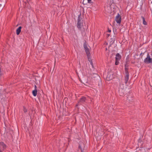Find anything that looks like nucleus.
<instances>
[{"mask_svg": "<svg viewBox=\"0 0 152 152\" xmlns=\"http://www.w3.org/2000/svg\"><path fill=\"white\" fill-rule=\"evenodd\" d=\"M83 46L87 54L88 60L90 62V64L91 65L92 67L93 68L94 66L93 65L92 60L91 57V54L90 53V50L87 47L86 43H84L83 44Z\"/></svg>", "mask_w": 152, "mask_h": 152, "instance_id": "nucleus-1", "label": "nucleus"}, {"mask_svg": "<svg viewBox=\"0 0 152 152\" xmlns=\"http://www.w3.org/2000/svg\"><path fill=\"white\" fill-rule=\"evenodd\" d=\"M144 62L145 63H150L152 62V58L150 57V55L148 54L147 55V57L144 60Z\"/></svg>", "mask_w": 152, "mask_h": 152, "instance_id": "nucleus-2", "label": "nucleus"}, {"mask_svg": "<svg viewBox=\"0 0 152 152\" xmlns=\"http://www.w3.org/2000/svg\"><path fill=\"white\" fill-rule=\"evenodd\" d=\"M6 145L2 142H0V152H2L6 148Z\"/></svg>", "mask_w": 152, "mask_h": 152, "instance_id": "nucleus-3", "label": "nucleus"}, {"mask_svg": "<svg viewBox=\"0 0 152 152\" xmlns=\"http://www.w3.org/2000/svg\"><path fill=\"white\" fill-rule=\"evenodd\" d=\"M82 22L81 21V18L80 15L78 18L77 23V27L79 28H81L82 26Z\"/></svg>", "mask_w": 152, "mask_h": 152, "instance_id": "nucleus-4", "label": "nucleus"}, {"mask_svg": "<svg viewBox=\"0 0 152 152\" xmlns=\"http://www.w3.org/2000/svg\"><path fill=\"white\" fill-rule=\"evenodd\" d=\"M121 16L119 15V14H118L115 17V20L117 23L120 24L121 22Z\"/></svg>", "mask_w": 152, "mask_h": 152, "instance_id": "nucleus-5", "label": "nucleus"}, {"mask_svg": "<svg viewBox=\"0 0 152 152\" xmlns=\"http://www.w3.org/2000/svg\"><path fill=\"white\" fill-rule=\"evenodd\" d=\"M125 70L126 71V75L125 77L124 80L125 84H126L129 79V75L127 71L126 68H125Z\"/></svg>", "mask_w": 152, "mask_h": 152, "instance_id": "nucleus-6", "label": "nucleus"}, {"mask_svg": "<svg viewBox=\"0 0 152 152\" xmlns=\"http://www.w3.org/2000/svg\"><path fill=\"white\" fill-rule=\"evenodd\" d=\"M107 77L109 80H111L113 78L114 76L113 75V72H108L107 75Z\"/></svg>", "mask_w": 152, "mask_h": 152, "instance_id": "nucleus-7", "label": "nucleus"}, {"mask_svg": "<svg viewBox=\"0 0 152 152\" xmlns=\"http://www.w3.org/2000/svg\"><path fill=\"white\" fill-rule=\"evenodd\" d=\"M124 89V87L123 85H121L120 86V88L119 90V92L120 96H122L124 94V92H123Z\"/></svg>", "mask_w": 152, "mask_h": 152, "instance_id": "nucleus-8", "label": "nucleus"}, {"mask_svg": "<svg viewBox=\"0 0 152 152\" xmlns=\"http://www.w3.org/2000/svg\"><path fill=\"white\" fill-rule=\"evenodd\" d=\"M85 147L84 144L83 143H81L79 145V148L81 150V152H83L84 148Z\"/></svg>", "mask_w": 152, "mask_h": 152, "instance_id": "nucleus-9", "label": "nucleus"}, {"mask_svg": "<svg viewBox=\"0 0 152 152\" xmlns=\"http://www.w3.org/2000/svg\"><path fill=\"white\" fill-rule=\"evenodd\" d=\"M86 98L84 96H82L80 99L79 101L78 102V103L80 102H83L84 103L86 102Z\"/></svg>", "mask_w": 152, "mask_h": 152, "instance_id": "nucleus-10", "label": "nucleus"}, {"mask_svg": "<svg viewBox=\"0 0 152 152\" xmlns=\"http://www.w3.org/2000/svg\"><path fill=\"white\" fill-rule=\"evenodd\" d=\"M121 56L118 53L116 54V55L115 60L119 61L121 58Z\"/></svg>", "mask_w": 152, "mask_h": 152, "instance_id": "nucleus-11", "label": "nucleus"}, {"mask_svg": "<svg viewBox=\"0 0 152 152\" xmlns=\"http://www.w3.org/2000/svg\"><path fill=\"white\" fill-rule=\"evenodd\" d=\"M21 27L19 26L16 30V34L17 35H19L21 31Z\"/></svg>", "mask_w": 152, "mask_h": 152, "instance_id": "nucleus-12", "label": "nucleus"}, {"mask_svg": "<svg viewBox=\"0 0 152 152\" xmlns=\"http://www.w3.org/2000/svg\"><path fill=\"white\" fill-rule=\"evenodd\" d=\"M37 93V90H34L32 91V94L33 96H36Z\"/></svg>", "mask_w": 152, "mask_h": 152, "instance_id": "nucleus-13", "label": "nucleus"}, {"mask_svg": "<svg viewBox=\"0 0 152 152\" xmlns=\"http://www.w3.org/2000/svg\"><path fill=\"white\" fill-rule=\"evenodd\" d=\"M142 20H143V24L145 25H147V23L145 21V18H144V17L143 16H142Z\"/></svg>", "mask_w": 152, "mask_h": 152, "instance_id": "nucleus-14", "label": "nucleus"}, {"mask_svg": "<svg viewBox=\"0 0 152 152\" xmlns=\"http://www.w3.org/2000/svg\"><path fill=\"white\" fill-rule=\"evenodd\" d=\"M147 98L148 99H152V95L150 94L148 96Z\"/></svg>", "mask_w": 152, "mask_h": 152, "instance_id": "nucleus-15", "label": "nucleus"}, {"mask_svg": "<svg viewBox=\"0 0 152 152\" xmlns=\"http://www.w3.org/2000/svg\"><path fill=\"white\" fill-rule=\"evenodd\" d=\"M119 61L115 60V64L116 65H118L119 64Z\"/></svg>", "mask_w": 152, "mask_h": 152, "instance_id": "nucleus-16", "label": "nucleus"}, {"mask_svg": "<svg viewBox=\"0 0 152 152\" xmlns=\"http://www.w3.org/2000/svg\"><path fill=\"white\" fill-rule=\"evenodd\" d=\"M88 2L90 4H91L93 3V2L91 0H87Z\"/></svg>", "mask_w": 152, "mask_h": 152, "instance_id": "nucleus-17", "label": "nucleus"}, {"mask_svg": "<svg viewBox=\"0 0 152 152\" xmlns=\"http://www.w3.org/2000/svg\"><path fill=\"white\" fill-rule=\"evenodd\" d=\"M24 112H27V110L25 108H24Z\"/></svg>", "mask_w": 152, "mask_h": 152, "instance_id": "nucleus-18", "label": "nucleus"}, {"mask_svg": "<svg viewBox=\"0 0 152 152\" xmlns=\"http://www.w3.org/2000/svg\"><path fill=\"white\" fill-rule=\"evenodd\" d=\"M34 87H35V89L34 90H37V86L36 85H35Z\"/></svg>", "mask_w": 152, "mask_h": 152, "instance_id": "nucleus-19", "label": "nucleus"}, {"mask_svg": "<svg viewBox=\"0 0 152 152\" xmlns=\"http://www.w3.org/2000/svg\"><path fill=\"white\" fill-rule=\"evenodd\" d=\"M108 31L109 32H111V30H110L108 29Z\"/></svg>", "mask_w": 152, "mask_h": 152, "instance_id": "nucleus-20", "label": "nucleus"}, {"mask_svg": "<svg viewBox=\"0 0 152 152\" xmlns=\"http://www.w3.org/2000/svg\"><path fill=\"white\" fill-rule=\"evenodd\" d=\"M127 98H128V99L129 100V101H130L131 100H130V99H129V98H128V97Z\"/></svg>", "mask_w": 152, "mask_h": 152, "instance_id": "nucleus-21", "label": "nucleus"}, {"mask_svg": "<svg viewBox=\"0 0 152 152\" xmlns=\"http://www.w3.org/2000/svg\"><path fill=\"white\" fill-rule=\"evenodd\" d=\"M1 6V4H0V6Z\"/></svg>", "mask_w": 152, "mask_h": 152, "instance_id": "nucleus-22", "label": "nucleus"}]
</instances>
